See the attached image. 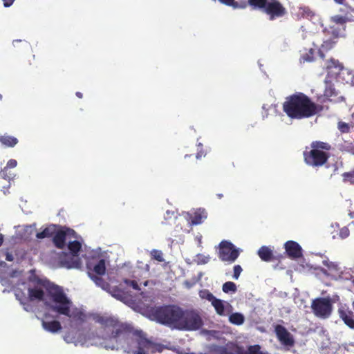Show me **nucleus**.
Segmentation results:
<instances>
[{"label": "nucleus", "instance_id": "nucleus-27", "mask_svg": "<svg viewBox=\"0 0 354 354\" xmlns=\"http://www.w3.org/2000/svg\"><path fill=\"white\" fill-rule=\"evenodd\" d=\"M226 302L216 298L211 303L212 305L214 306L216 313L219 315H225V304Z\"/></svg>", "mask_w": 354, "mask_h": 354}, {"label": "nucleus", "instance_id": "nucleus-42", "mask_svg": "<svg viewBox=\"0 0 354 354\" xmlns=\"http://www.w3.org/2000/svg\"><path fill=\"white\" fill-rule=\"evenodd\" d=\"M332 29L331 34L335 38H338L339 37V31L337 29L333 28V27L330 28Z\"/></svg>", "mask_w": 354, "mask_h": 354}, {"label": "nucleus", "instance_id": "nucleus-5", "mask_svg": "<svg viewBox=\"0 0 354 354\" xmlns=\"http://www.w3.org/2000/svg\"><path fill=\"white\" fill-rule=\"evenodd\" d=\"M182 315L183 309L174 305L160 306L153 312V316L159 323L178 330Z\"/></svg>", "mask_w": 354, "mask_h": 354}, {"label": "nucleus", "instance_id": "nucleus-30", "mask_svg": "<svg viewBox=\"0 0 354 354\" xmlns=\"http://www.w3.org/2000/svg\"><path fill=\"white\" fill-rule=\"evenodd\" d=\"M335 44V41H334L331 39H328V40L324 41L323 42V44H322L321 50H319L320 57L322 58H324V55L322 52V50L328 51V50H330L331 48H333Z\"/></svg>", "mask_w": 354, "mask_h": 354}, {"label": "nucleus", "instance_id": "nucleus-12", "mask_svg": "<svg viewBox=\"0 0 354 354\" xmlns=\"http://www.w3.org/2000/svg\"><path fill=\"white\" fill-rule=\"evenodd\" d=\"M75 234V232L69 228L58 230L53 236V243L56 248L63 249L66 245L67 236H74Z\"/></svg>", "mask_w": 354, "mask_h": 354}, {"label": "nucleus", "instance_id": "nucleus-31", "mask_svg": "<svg viewBox=\"0 0 354 354\" xmlns=\"http://www.w3.org/2000/svg\"><path fill=\"white\" fill-rule=\"evenodd\" d=\"M222 290L225 293L236 292L237 290L236 284L232 281H227L223 284Z\"/></svg>", "mask_w": 354, "mask_h": 354}, {"label": "nucleus", "instance_id": "nucleus-37", "mask_svg": "<svg viewBox=\"0 0 354 354\" xmlns=\"http://www.w3.org/2000/svg\"><path fill=\"white\" fill-rule=\"evenodd\" d=\"M88 276L90 278L99 286L104 287L105 283L104 281L100 276H96L93 273L91 272H88Z\"/></svg>", "mask_w": 354, "mask_h": 354}, {"label": "nucleus", "instance_id": "nucleus-13", "mask_svg": "<svg viewBox=\"0 0 354 354\" xmlns=\"http://www.w3.org/2000/svg\"><path fill=\"white\" fill-rule=\"evenodd\" d=\"M339 12L344 14V15H336L332 16L330 19V21L340 26H345L347 22H352L354 21V16L351 13L349 10L347 8H340Z\"/></svg>", "mask_w": 354, "mask_h": 354}, {"label": "nucleus", "instance_id": "nucleus-21", "mask_svg": "<svg viewBox=\"0 0 354 354\" xmlns=\"http://www.w3.org/2000/svg\"><path fill=\"white\" fill-rule=\"evenodd\" d=\"M258 255L263 261L269 262L272 261L274 255L272 251L267 246H262L258 250Z\"/></svg>", "mask_w": 354, "mask_h": 354}, {"label": "nucleus", "instance_id": "nucleus-40", "mask_svg": "<svg viewBox=\"0 0 354 354\" xmlns=\"http://www.w3.org/2000/svg\"><path fill=\"white\" fill-rule=\"evenodd\" d=\"M197 258H198V262L202 263V264L207 263L209 261V257H205V256H203L202 254H198L197 256Z\"/></svg>", "mask_w": 354, "mask_h": 354}, {"label": "nucleus", "instance_id": "nucleus-20", "mask_svg": "<svg viewBox=\"0 0 354 354\" xmlns=\"http://www.w3.org/2000/svg\"><path fill=\"white\" fill-rule=\"evenodd\" d=\"M206 218L207 214L205 209H198L189 216V223L193 225H198Z\"/></svg>", "mask_w": 354, "mask_h": 354}, {"label": "nucleus", "instance_id": "nucleus-7", "mask_svg": "<svg viewBox=\"0 0 354 354\" xmlns=\"http://www.w3.org/2000/svg\"><path fill=\"white\" fill-rule=\"evenodd\" d=\"M81 248L82 245L78 241H70L68 244V248L72 255L64 254V258H62L60 261L62 266L68 269L80 268L81 261L77 256Z\"/></svg>", "mask_w": 354, "mask_h": 354}, {"label": "nucleus", "instance_id": "nucleus-51", "mask_svg": "<svg viewBox=\"0 0 354 354\" xmlns=\"http://www.w3.org/2000/svg\"><path fill=\"white\" fill-rule=\"evenodd\" d=\"M3 241V235L1 234H0V246L2 245Z\"/></svg>", "mask_w": 354, "mask_h": 354}, {"label": "nucleus", "instance_id": "nucleus-45", "mask_svg": "<svg viewBox=\"0 0 354 354\" xmlns=\"http://www.w3.org/2000/svg\"><path fill=\"white\" fill-rule=\"evenodd\" d=\"M202 156H205V153L203 151H200V152L197 153L196 158L197 159H200V158H201Z\"/></svg>", "mask_w": 354, "mask_h": 354}, {"label": "nucleus", "instance_id": "nucleus-56", "mask_svg": "<svg viewBox=\"0 0 354 354\" xmlns=\"http://www.w3.org/2000/svg\"><path fill=\"white\" fill-rule=\"evenodd\" d=\"M2 97H2V95H1V94H0V100H2Z\"/></svg>", "mask_w": 354, "mask_h": 354}, {"label": "nucleus", "instance_id": "nucleus-58", "mask_svg": "<svg viewBox=\"0 0 354 354\" xmlns=\"http://www.w3.org/2000/svg\"><path fill=\"white\" fill-rule=\"evenodd\" d=\"M306 61H311L310 59H305Z\"/></svg>", "mask_w": 354, "mask_h": 354}, {"label": "nucleus", "instance_id": "nucleus-43", "mask_svg": "<svg viewBox=\"0 0 354 354\" xmlns=\"http://www.w3.org/2000/svg\"><path fill=\"white\" fill-rule=\"evenodd\" d=\"M3 2V6L5 7H10L12 5V3H14V1L15 0H2Z\"/></svg>", "mask_w": 354, "mask_h": 354}, {"label": "nucleus", "instance_id": "nucleus-22", "mask_svg": "<svg viewBox=\"0 0 354 354\" xmlns=\"http://www.w3.org/2000/svg\"><path fill=\"white\" fill-rule=\"evenodd\" d=\"M0 142L6 147H14L18 143V139L7 133L0 135Z\"/></svg>", "mask_w": 354, "mask_h": 354}, {"label": "nucleus", "instance_id": "nucleus-32", "mask_svg": "<svg viewBox=\"0 0 354 354\" xmlns=\"http://www.w3.org/2000/svg\"><path fill=\"white\" fill-rule=\"evenodd\" d=\"M344 183H350L351 185H354V168L348 172H344L342 174Z\"/></svg>", "mask_w": 354, "mask_h": 354}, {"label": "nucleus", "instance_id": "nucleus-14", "mask_svg": "<svg viewBox=\"0 0 354 354\" xmlns=\"http://www.w3.org/2000/svg\"><path fill=\"white\" fill-rule=\"evenodd\" d=\"M344 66L337 59L333 58L326 62V70L328 75L331 77H336L343 70Z\"/></svg>", "mask_w": 354, "mask_h": 354}, {"label": "nucleus", "instance_id": "nucleus-46", "mask_svg": "<svg viewBox=\"0 0 354 354\" xmlns=\"http://www.w3.org/2000/svg\"><path fill=\"white\" fill-rule=\"evenodd\" d=\"M133 280H130V279H124V283L127 285V286H131V282H133Z\"/></svg>", "mask_w": 354, "mask_h": 354}, {"label": "nucleus", "instance_id": "nucleus-41", "mask_svg": "<svg viewBox=\"0 0 354 354\" xmlns=\"http://www.w3.org/2000/svg\"><path fill=\"white\" fill-rule=\"evenodd\" d=\"M349 235V230L347 228H342L341 230H340V232H339V236L342 238V239H344V238H346L347 236H348Z\"/></svg>", "mask_w": 354, "mask_h": 354}, {"label": "nucleus", "instance_id": "nucleus-36", "mask_svg": "<svg viewBox=\"0 0 354 354\" xmlns=\"http://www.w3.org/2000/svg\"><path fill=\"white\" fill-rule=\"evenodd\" d=\"M337 128L342 133H348L350 132V125L344 122L340 121L337 124Z\"/></svg>", "mask_w": 354, "mask_h": 354}, {"label": "nucleus", "instance_id": "nucleus-53", "mask_svg": "<svg viewBox=\"0 0 354 354\" xmlns=\"http://www.w3.org/2000/svg\"><path fill=\"white\" fill-rule=\"evenodd\" d=\"M166 214H167V216H169L170 214H171L172 215H174V212H169V211H167Z\"/></svg>", "mask_w": 354, "mask_h": 354}, {"label": "nucleus", "instance_id": "nucleus-60", "mask_svg": "<svg viewBox=\"0 0 354 354\" xmlns=\"http://www.w3.org/2000/svg\"><path fill=\"white\" fill-rule=\"evenodd\" d=\"M190 156H191V155H190V156L185 155V158H187V157H190Z\"/></svg>", "mask_w": 354, "mask_h": 354}, {"label": "nucleus", "instance_id": "nucleus-50", "mask_svg": "<svg viewBox=\"0 0 354 354\" xmlns=\"http://www.w3.org/2000/svg\"><path fill=\"white\" fill-rule=\"evenodd\" d=\"M348 9L351 12V13H354V8H352L351 6H348ZM352 22H354V21H351Z\"/></svg>", "mask_w": 354, "mask_h": 354}, {"label": "nucleus", "instance_id": "nucleus-9", "mask_svg": "<svg viewBox=\"0 0 354 354\" xmlns=\"http://www.w3.org/2000/svg\"><path fill=\"white\" fill-rule=\"evenodd\" d=\"M239 256V250L229 241H222L219 244L218 258L223 261L232 263Z\"/></svg>", "mask_w": 354, "mask_h": 354}, {"label": "nucleus", "instance_id": "nucleus-16", "mask_svg": "<svg viewBox=\"0 0 354 354\" xmlns=\"http://www.w3.org/2000/svg\"><path fill=\"white\" fill-rule=\"evenodd\" d=\"M339 317L343 320L344 323L350 328L354 329L353 313L348 308L342 306L338 309Z\"/></svg>", "mask_w": 354, "mask_h": 354}, {"label": "nucleus", "instance_id": "nucleus-29", "mask_svg": "<svg viewBox=\"0 0 354 354\" xmlns=\"http://www.w3.org/2000/svg\"><path fill=\"white\" fill-rule=\"evenodd\" d=\"M324 95L330 101H335V98L337 95V93L332 85L326 87Z\"/></svg>", "mask_w": 354, "mask_h": 354}, {"label": "nucleus", "instance_id": "nucleus-10", "mask_svg": "<svg viewBox=\"0 0 354 354\" xmlns=\"http://www.w3.org/2000/svg\"><path fill=\"white\" fill-rule=\"evenodd\" d=\"M270 20L281 18L287 14V10L279 0H268L263 11Z\"/></svg>", "mask_w": 354, "mask_h": 354}, {"label": "nucleus", "instance_id": "nucleus-15", "mask_svg": "<svg viewBox=\"0 0 354 354\" xmlns=\"http://www.w3.org/2000/svg\"><path fill=\"white\" fill-rule=\"evenodd\" d=\"M285 249L288 256L292 259H297L302 256L301 248L295 241H287L285 243Z\"/></svg>", "mask_w": 354, "mask_h": 354}, {"label": "nucleus", "instance_id": "nucleus-48", "mask_svg": "<svg viewBox=\"0 0 354 354\" xmlns=\"http://www.w3.org/2000/svg\"><path fill=\"white\" fill-rule=\"evenodd\" d=\"M334 1L337 4L343 5L346 0H334Z\"/></svg>", "mask_w": 354, "mask_h": 354}, {"label": "nucleus", "instance_id": "nucleus-54", "mask_svg": "<svg viewBox=\"0 0 354 354\" xmlns=\"http://www.w3.org/2000/svg\"><path fill=\"white\" fill-rule=\"evenodd\" d=\"M21 41V40H15V41H13V44L15 45V44L19 43Z\"/></svg>", "mask_w": 354, "mask_h": 354}, {"label": "nucleus", "instance_id": "nucleus-38", "mask_svg": "<svg viewBox=\"0 0 354 354\" xmlns=\"http://www.w3.org/2000/svg\"><path fill=\"white\" fill-rule=\"evenodd\" d=\"M200 296L203 299H205L207 301H210L211 303L216 299L214 295L209 292L208 290L201 291L200 293Z\"/></svg>", "mask_w": 354, "mask_h": 354}, {"label": "nucleus", "instance_id": "nucleus-39", "mask_svg": "<svg viewBox=\"0 0 354 354\" xmlns=\"http://www.w3.org/2000/svg\"><path fill=\"white\" fill-rule=\"evenodd\" d=\"M234 273H233V278L234 279H238L243 269L240 265H236L234 266Z\"/></svg>", "mask_w": 354, "mask_h": 354}, {"label": "nucleus", "instance_id": "nucleus-6", "mask_svg": "<svg viewBox=\"0 0 354 354\" xmlns=\"http://www.w3.org/2000/svg\"><path fill=\"white\" fill-rule=\"evenodd\" d=\"M203 322L201 315L195 310H183L179 329L180 330H196L202 327Z\"/></svg>", "mask_w": 354, "mask_h": 354}, {"label": "nucleus", "instance_id": "nucleus-23", "mask_svg": "<svg viewBox=\"0 0 354 354\" xmlns=\"http://www.w3.org/2000/svg\"><path fill=\"white\" fill-rule=\"evenodd\" d=\"M88 268L90 270L89 272H95L96 274L99 276H102L105 274L106 272V264L104 259H100L98 262L93 266V269L91 268V265L87 266Z\"/></svg>", "mask_w": 354, "mask_h": 354}, {"label": "nucleus", "instance_id": "nucleus-18", "mask_svg": "<svg viewBox=\"0 0 354 354\" xmlns=\"http://www.w3.org/2000/svg\"><path fill=\"white\" fill-rule=\"evenodd\" d=\"M17 165V162L15 159H10L8 161L6 166L1 169L0 172V176L5 180H8L10 181L12 180L15 175L12 171H9V174H7L8 169H13Z\"/></svg>", "mask_w": 354, "mask_h": 354}, {"label": "nucleus", "instance_id": "nucleus-28", "mask_svg": "<svg viewBox=\"0 0 354 354\" xmlns=\"http://www.w3.org/2000/svg\"><path fill=\"white\" fill-rule=\"evenodd\" d=\"M245 320L244 316L239 313H234L230 315L229 321L230 323L235 325H241Z\"/></svg>", "mask_w": 354, "mask_h": 354}, {"label": "nucleus", "instance_id": "nucleus-24", "mask_svg": "<svg viewBox=\"0 0 354 354\" xmlns=\"http://www.w3.org/2000/svg\"><path fill=\"white\" fill-rule=\"evenodd\" d=\"M17 299H18L21 305H23L25 310L28 311L30 307L29 304V296L27 297L24 292L21 290H18L15 292Z\"/></svg>", "mask_w": 354, "mask_h": 354}, {"label": "nucleus", "instance_id": "nucleus-19", "mask_svg": "<svg viewBox=\"0 0 354 354\" xmlns=\"http://www.w3.org/2000/svg\"><path fill=\"white\" fill-rule=\"evenodd\" d=\"M41 325L45 330L50 332L51 333H56L60 331L62 329L61 324L57 320L47 322L44 319H42Z\"/></svg>", "mask_w": 354, "mask_h": 354}, {"label": "nucleus", "instance_id": "nucleus-4", "mask_svg": "<svg viewBox=\"0 0 354 354\" xmlns=\"http://www.w3.org/2000/svg\"><path fill=\"white\" fill-rule=\"evenodd\" d=\"M331 149L332 146L329 142L313 141L310 147H306L303 152L304 161L308 166L313 168L324 167L328 162Z\"/></svg>", "mask_w": 354, "mask_h": 354}, {"label": "nucleus", "instance_id": "nucleus-49", "mask_svg": "<svg viewBox=\"0 0 354 354\" xmlns=\"http://www.w3.org/2000/svg\"><path fill=\"white\" fill-rule=\"evenodd\" d=\"M75 95L79 98H82V97H83L82 93L81 92H79V91L76 92Z\"/></svg>", "mask_w": 354, "mask_h": 354}, {"label": "nucleus", "instance_id": "nucleus-25", "mask_svg": "<svg viewBox=\"0 0 354 354\" xmlns=\"http://www.w3.org/2000/svg\"><path fill=\"white\" fill-rule=\"evenodd\" d=\"M297 15L299 18L312 19L315 13L309 7L303 6L299 8Z\"/></svg>", "mask_w": 354, "mask_h": 354}, {"label": "nucleus", "instance_id": "nucleus-35", "mask_svg": "<svg viewBox=\"0 0 354 354\" xmlns=\"http://www.w3.org/2000/svg\"><path fill=\"white\" fill-rule=\"evenodd\" d=\"M342 152L348 153L354 156V143L346 142L341 148Z\"/></svg>", "mask_w": 354, "mask_h": 354}, {"label": "nucleus", "instance_id": "nucleus-47", "mask_svg": "<svg viewBox=\"0 0 354 354\" xmlns=\"http://www.w3.org/2000/svg\"><path fill=\"white\" fill-rule=\"evenodd\" d=\"M6 259L8 261H12L13 260V257L12 254H7Z\"/></svg>", "mask_w": 354, "mask_h": 354}, {"label": "nucleus", "instance_id": "nucleus-8", "mask_svg": "<svg viewBox=\"0 0 354 354\" xmlns=\"http://www.w3.org/2000/svg\"><path fill=\"white\" fill-rule=\"evenodd\" d=\"M311 308L316 317L326 319L329 317L331 315L333 305L330 298L318 297L313 300Z\"/></svg>", "mask_w": 354, "mask_h": 354}, {"label": "nucleus", "instance_id": "nucleus-44", "mask_svg": "<svg viewBox=\"0 0 354 354\" xmlns=\"http://www.w3.org/2000/svg\"><path fill=\"white\" fill-rule=\"evenodd\" d=\"M131 287H132L134 290H140V287L137 283L136 281H133V282H131Z\"/></svg>", "mask_w": 354, "mask_h": 354}, {"label": "nucleus", "instance_id": "nucleus-52", "mask_svg": "<svg viewBox=\"0 0 354 354\" xmlns=\"http://www.w3.org/2000/svg\"><path fill=\"white\" fill-rule=\"evenodd\" d=\"M216 196L218 197V198L221 199L223 198V195L222 194H217Z\"/></svg>", "mask_w": 354, "mask_h": 354}, {"label": "nucleus", "instance_id": "nucleus-34", "mask_svg": "<svg viewBox=\"0 0 354 354\" xmlns=\"http://www.w3.org/2000/svg\"><path fill=\"white\" fill-rule=\"evenodd\" d=\"M151 256L153 259L158 261V262H163L165 261L163 258V253L161 250L153 249L151 251Z\"/></svg>", "mask_w": 354, "mask_h": 354}, {"label": "nucleus", "instance_id": "nucleus-59", "mask_svg": "<svg viewBox=\"0 0 354 354\" xmlns=\"http://www.w3.org/2000/svg\"><path fill=\"white\" fill-rule=\"evenodd\" d=\"M352 305H353V309H354V301H353Z\"/></svg>", "mask_w": 354, "mask_h": 354}, {"label": "nucleus", "instance_id": "nucleus-61", "mask_svg": "<svg viewBox=\"0 0 354 354\" xmlns=\"http://www.w3.org/2000/svg\"><path fill=\"white\" fill-rule=\"evenodd\" d=\"M239 354H242V353H239Z\"/></svg>", "mask_w": 354, "mask_h": 354}, {"label": "nucleus", "instance_id": "nucleus-3", "mask_svg": "<svg viewBox=\"0 0 354 354\" xmlns=\"http://www.w3.org/2000/svg\"><path fill=\"white\" fill-rule=\"evenodd\" d=\"M322 110V106L313 102L301 92H297L286 98L283 103V111L292 119L311 118Z\"/></svg>", "mask_w": 354, "mask_h": 354}, {"label": "nucleus", "instance_id": "nucleus-57", "mask_svg": "<svg viewBox=\"0 0 354 354\" xmlns=\"http://www.w3.org/2000/svg\"><path fill=\"white\" fill-rule=\"evenodd\" d=\"M44 316H45V318L48 317V315L47 314H45Z\"/></svg>", "mask_w": 354, "mask_h": 354}, {"label": "nucleus", "instance_id": "nucleus-11", "mask_svg": "<svg viewBox=\"0 0 354 354\" xmlns=\"http://www.w3.org/2000/svg\"><path fill=\"white\" fill-rule=\"evenodd\" d=\"M274 332L279 341L285 346H292L295 344L292 335L282 325L277 324L274 327Z\"/></svg>", "mask_w": 354, "mask_h": 354}, {"label": "nucleus", "instance_id": "nucleus-55", "mask_svg": "<svg viewBox=\"0 0 354 354\" xmlns=\"http://www.w3.org/2000/svg\"><path fill=\"white\" fill-rule=\"evenodd\" d=\"M351 281H352L353 285L354 286V277L352 279Z\"/></svg>", "mask_w": 354, "mask_h": 354}, {"label": "nucleus", "instance_id": "nucleus-33", "mask_svg": "<svg viewBox=\"0 0 354 354\" xmlns=\"http://www.w3.org/2000/svg\"><path fill=\"white\" fill-rule=\"evenodd\" d=\"M53 234V231L50 227H46L43 231L37 233L36 237L42 239L46 237H50Z\"/></svg>", "mask_w": 354, "mask_h": 354}, {"label": "nucleus", "instance_id": "nucleus-17", "mask_svg": "<svg viewBox=\"0 0 354 354\" xmlns=\"http://www.w3.org/2000/svg\"><path fill=\"white\" fill-rule=\"evenodd\" d=\"M41 280V279H39L37 281V286H35L33 288H28V296L29 299L30 301H44V291L42 289L44 288L46 289L41 284H39V281Z\"/></svg>", "mask_w": 354, "mask_h": 354}, {"label": "nucleus", "instance_id": "nucleus-26", "mask_svg": "<svg viewBox=\"0 0 354 354\" xmlns=\"http://www.w3.org/2000/svg\"><path fill=\"white\" fill-rule=\"evenodd\" d=\"M267 1L268 0H248V1H243L242 3H247V6H250L253 9H259L263 11Z\"/></svg>", "mask_w": 354, "mask_h": 354}, {"label": "nucleus", "instance_id": "nucleus-1", "mask_svg": "<svg viewBox=\"0 0 354 354\" xmlns=\"http://www.w3.org/2000/svg\"><path fill=\"white\" fill-rule=\"evenodd\" d=\"M90 316L106 333L103 342L100 343L102 347L111 350L122 349L129 354H148L149 351H160V345L147 339L142 330L135 329L132 325L121 322L112 316L97 313Z\"/></svg>", "mask_w": 354, "mask_h": 354}, {"label": "nucleus", "instance_id": "nucleus-2", "mask_svg": "<svg viewBox=\"0 0 354 354\" xmlns=\"http://www.w3.org/2000/svg\"><path fill=\"white\" fill-rule=\"evenodd\" d=\"M39 283L46 288L49 297V301L45 302V305L58 315L68 317V325L70 328H77L86 322L87 315L77 307L72 308L73 302L61 286L48 280H40Z\"/></svg>", "mask_w": 354, "mask_h": 354}]
</instances>
